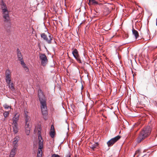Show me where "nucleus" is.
I'll list each match as a JSON object with an SVG mask.
<instances>
[{"label":"nucleus","mask_w":157,"mask_h":157,"mask_svg":"<svg viewBox=\"0 0 157 157\" xmlns=\"http://www.w3.org/2000/svg\"><path fill=\"white\" fill-rule=\"evenodd\" d=\"M20 114L16 113L15 114L14 117L12 119L13 121L12 125L13 132L15 133H17L18 132L17 122L19 119Z\"/></svg>","instance_id":"obj_1"},{"label":"nucleus","mask_w":157,"mask_h":157,"mask_svg":"<svg viewBox=\"0 0 157 157\" xmlns=\"http://www.w3.org/2000/svg\"><path fill=\"white\" fill-rule=\"evenodd\" d=\"M1 6L3 17L5 19V21H8L9 20V12L6 6L3 1L1 2Z\"/></svg>","instance_id":"obj_2"},{"label":"nucleus","mask_w":157,"mask_h":157,"mask_svg":"<svg viewBox=\"0 0 157 157\" xmlns=\"http://www.w3.org/2000/svg\"><path fill=\"white\" fill-rule=\"evenodd\" d=\"M40 133V132L39 131V130H38V136L39 147L37 155H42V149L43 148V140L42 138Z\"/></svg>","instance_id":"obj_3"},{"label":"nucleus","mask_w":157,"mask_h":157,"mask_svg":"<svg viewBox=\"0 0 157 157\" xmlns=\"http://www.w3.org/2000/svg\"><path fill=\"white\" fill-rule=\"evenodd\" d=\"M147 136V129L146 128L144 129L140 132L138 137L137 141L138 143H140Z\"/></svg>","instance_id":"obj_4"},{"label":"nucleus","mask_w":157,"mask_h":157,"mask_svg":"<svg viewBox=\"0 0 157 157\" xmlns=\"http://www.w3.org/2000/svg\"><path fill=\"white\" fill-rule=\"evenodd\" d=\"M41 36L42 38L45 40L46 42L49 44L52 43V40L53 38L52 36L50 34H49L48 36H47L45 33H42Z\"/></svg>","instance_id":"obj_5"},{"label":"nucleus","mask_w":157,"mask_h":157,"mask_svg":"<svg viewBox=\"0 0 157 157\" xmlns=\"http://www.w3.org/2000/svg\"><path fill=\"white\" fill-rule=\"evenodd\" d=\"M39 58L41 65L43 66H45L48 61L47 58L45 55L44 54H40Z\"/></svg>","instance_id":"obj_6"},{"label":"nucleus","mask_w":157,"mask_h":157,"mask_svg":"<svg viewBox=\"0 0 157 157\" xmlns=\"http://www.w3.org/2000/svg\"><path fill=\"white\" fill-rule=\"evenodd\" d=\"M40 102L41 105V109L42 114L43 115H45L47 113L46 102L45 100L41 101Z\"/></svg>","instance_id":"obj_7"},{"label":"nucleus","mask_w":157,"mask_h":157,"mask_svg":"<svg viewBox=\"0 0 157 157\" xmlns=\"http://www.w3.org/2000/svg\"><path fill=\"white\" fill-rule=\"evenodd\" d=\"M121 137L120 136H117L110 140L107 142L108 146L110 147L112 146L115 143L120 139Z\"/></svg>","instance_id":"obj_8"},{"label":"nucleus","mask_w":157,"mask_h":157,"mask_svg":"<svg viewBox=\"0 0 157 157\" xmlns=\"http://www.w3.org/2000/svg\"><path fill=\"white\" fill-rule=\"evenodd\" d=\"M72 53L75 59L80 63H81L80 57L78 50L76 49H73Z\"/></svg>","instance_id":"obj_9"},{"label":"nucleus","mask_w":157,"mask_h":157,"mask_svg":"<svg viewBox=\"0 0 157 157\" xmlns=\"http://www.w3.org/2000/svg\"><path fill=\"white\" fill-rule=\"evenodd\" d=\"M38 96L40 101L45 100V96L42 90L40 89L38 90Z\"/></svg>","instance_id":"obj_10"},{"label":"nucleus","mask_w":157,"mask_h":157,"mask_svg":"<svg viewBox=\"0 0 157 157\" xmlns=\"http://www.w3.org/2000/svg\"><path fill=\"white\" fill-rule=\"evenodd\" d=\"M11 72L10 70H7L6 71L5 76L6 82L11 81Z\"/></svg>","instance_id":"obj_11"},{"label":"nucleus","mask_w":157,"mask_h":157,"mask_svg":"<svg viewBox=\"0 0 157 157\" xmlns=\"http://www.w3.org/2000/svg\"><path fill=\"white\" fill-rule=\"evenodd\" d=\"M19 140V137L18 136H16L14 139V140L13 142V148H17L18 145L17 143Z\"/></svg>","instance_id":"obj_12"},{"label":"nucleus","mask_w":157,"mask_h":157,"mask_svg":"<svg viewBox=\"0 0 157 157\" xmlns=\"http://www.w3.org/2000/svg\"><path fill=\"white\" fill-rule=\"evenodd\" d=\"M27 111H25L24 117L25 118V125H29L30 121V117L26 114Z\"/></svg>","instance_id":"obj_13"},{"label":"nucleus","mask_w":157,"mask_h":157,"mask_svg":"<svg viewBox=\"0 0 157 157\" xmlns=\"http://www.w3.org/2000/svg\"><path fill=\"white\" fill-rule=\"evenodd\" d=\"M17 151V148L13 147L11 150L9 157H14L16 154Z\"/></svg>","instance_id":"obj_14"},{"label":"nucleus","mask_w":157,"mask_h":157,"mask_svg":"<svg viewBox=\"0 0 157 157\" xmlns=\"http://www.w3.org/2000/svg\"><path fill=\"white\" fill-rule=\"evenodd\" d=\"M9 88L12 91H15V88L13 84L11 82V81L6 82Z\"/></svg>","instance_id":"obj_15"},{"label":"nucleus","mask_w":157,"mask_h":157,"mask_svg":"<svg viewBox=\"0 0 157 157\" xmlns=\"http://www.w3.org/2000/svg\"><path fill=\"white\" fill-rule=\"evenodd\" d=\"M17 54L18 59L20 61L21 63V62H24L23 60L22 55L19 49H17Z\"/></svg>","instance_id":"obj_16"},{"label":"nucleus","mask_w":157,"mask_h":157,"mask_svg":"<svg viewBox=\"0 0 157 157\" xmlns=\"http://www.w3.org/2000/svg\"><path fill=\"white\" fill-rule=\"evenodd\" d=\"M25 132L27 135H29L30 132V128L29 125H25Z\"/></svg>","instance_id":"obj_17"},{"label":"nucleus","mask_w":157,"mask_h":157,"mask_svg":"<svg viewBox=\"0 0 157 157\" xmlns=\"http://www.w3.org/2000/svg\"><path fill=\"white\" fill-rule=\"evenodd\" d=\"M55 135V131L54 127L53 125H52L51 126V130L50 132V135L51 137L53 138Z\"/></svg>","instance_id":"obj_18"},{"label":"nucleus","mask_w":157,"mask_h":157,"mask_svg":"<svg viewBox=\"0 0 157 157\" xmlns=\"http://www.w3.org/2000/svg\"><path fill=\"white\" fill-rule=\"evenodd\" d=\"M132 31L133 34L135 36L136 38L137 39L139 36L138 32L136 30L134 29L133 28Z\"/></svg>","instance_id":"obj_19"},{"label":"nucleus","mask_w":157,"mask_h":157,"mask_svg":"<svg viewBox=\"0 0 157 157\" xmlns=\"http://www.w3.org/2000/svg\"><path fill=\"white\" fill-rule=\"evenodd\" d=\"M21 63L23 67L24 68L26 72L28 71L29 69L26 66V64L24 63V62H21Z\"/></svg>","instance_id":"obj_20"},{"label":"nucleus","mask_w":157,"mask_h":157,"mask_svg":"<svg viewBox=\"0 0 157 157\" xmlns=\"http://www.w3.org/2000/svg\"><path fill=\"white\" fill-rule=\"evenodd\" d=\"M98 143H94L93 144H90L89 147L90 148L93 149H94L95 148H96V147L98 146Z\"/></svg>","instance_id":"obj_21"},{"label":"nucleus","mask_w":157,"mask_h":157,"mask_svg":"<svg viewBox=\"0 0 157 157\" xmlns=\"http://www.w3.org/2000/svg\"><path fill=\"white\" fill-rule=\"evenodd\" d=\"M88 4L90 5H96L98 4V2L95 0H89Z\"/></svg>","instance_id":"obj_22"},{"label":"nucleus","mask_w":157,"mask_h":157,"mask_svg":"<svg viewBox=\"0 0 157 157\" xmlns=\"http://www.w3.org/2000/svg\"><path fill=\"white\" fill-rule=\"evenodd\" d=\"M140 154V152L139 150H136L135 153L134 157H139Z\"/></svg>","instance_id":"obj_23"},{"label":"nucleus","mask_w":157,"mask_h":157,"mask_svg":"<svg viewBox=\"0 0 157 157\" xmlns=\"http://www.w3.org/2000/svg\"><path fill=\"white\" fill-rule=\"evenodd\" d=\"M9 114V112L6 111L3 113V115L5 118H6L8 117Z\"/></svg>","instance_id":"obj_24"},{"label":"nucleus","mask_w":157,"mask_h":157,"mask_svg":"<svg viewBox=\"0 0 157 157\" xmlns=\"http://www.w3.org/2000/svg\"><path fill=\"white\" fill-rule=\"evenodd\" d=\"M3 107L6 109H8L9 108H10V109H11V106H9V105H8L6 104H4L3 105Z\"/></svg>","instance_id":"obj_25"},{"label":"nucleus","mask_w":157,"mask_h":157,"mask_svg":"<svg viewBox=\"0 0 157 157\" xmlns=\"http://www.w3.org/2000/svg\"><path fill=\"white\" fill-rule=\"evenodd\" d=\"M151 126H149V128L148 127V135L151 132Z\"/></svg>","instance_id":"obj_26"},{"label":"nucleus","mask_w":157,"mask_h":157,"mask_svg":"<svg viewBox=\"0 0 157 157\" xmlns=\"http://www.w3.org/2000/svg\"><path fill=\"white\" fill-rule=\"evenodd\" d=\"M52 157H61L57 154H53L52 155Z\"/></svg>","instance_id":"obj_27"},{"label":"nucleus","mask_w":157,"mask_h":157,"mask_svg":"<svg viewBox=\"0 0 157 157\" xmlns=\"http://www.w3.org/2000/svg\"><path fill=\"white\" fill-rule=\"evenodd\" d=\"M152 14V13H151V12H148V15H149L150 16H151Z\"/></svg>","instance_id":"obj_28"},{"label":"nucleus","mask_w":157,"mask_h":157,"mask_svg":"<svg viewBox=\"0 0 157 157\" xmlns=\"http://www.w3.org/2000/svg\"><path fill=\"white\" fill-rule=\"evenodd\" d=\"M66 157H71L70 154L69 153L68 155H67Z\"/></svg>","instance_id":"obj_29"},{"label":"nucleus","mask_w":157,"mask_h":157,"mask_svg":"<svg viewBox=\"0 0 157 157\" xmlns=\"http://www.w3.org/2000/svg\"><path fill=\"white\" fill-rule=\"evenodd\" d=\"M42 155H37V157H42Z\"/></svg>","instance_id":"obj_30"},{"label":"nucleus","mask_w":157,"mask_h":157,"mask_svg":"<svg viewBox=\"0 0 157 157\" xmlns=\"http://www.w3.org/2000/svg\"><path fill=\"white\" fill-rule=\"evenodd\" d=\"M156 25H157V18L156 19Z\"/></svg>","instance_id":"obj_31"},{"label":"nucleus","mask_w":157,"mask_h":157,"mask_svg":"<svg viewBox=\"0 0 157 157\" xmlns=\"http://www.w3.org/2000/svg\"><path fill=\"white\" fill-rule=\"evenodd\" d=\"M149 37H150V39H151V37H150V35H149Z\"/></svg>","instance_id":"obj_32"},{"label":"nucleus","mask_w":157,"mask_h":157,"mask_svg":"<svg viewBox=\"0 0 157 157\" xmlns=\"http://www.w3.org/2000/svg\"><path fill=\"white\" fill-rule=\"evenodd\" d=\"M109 13V12L108 11V13H107V14H108Z\"/></svg>","instance_id":"obj_33"}]
</instances>
